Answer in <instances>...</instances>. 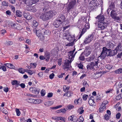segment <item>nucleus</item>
I'll use <instances>...</instances> for the list:
<instances>
[{"label":"nucleus","mask_w":122,"mask_h":122,"mask_svg":"<svg viewBox=\"0 0 122 122\" xmlns=\"http://www.w3.org/2000/svg\"><path fill=\"white\" fill-rule=\"evenodd\" d=\"M22 111V109H21L18 108H16L15 109V111L16 113V114H20Z\"/></svg>","instance_id":"obj_42"},{"label":"nucleus","mask_w":122,"mask_h":122,"mask_svg":"<svg viewBox=\"0 0 122 122\" xmlns=\"http://www.w3.org/2000/svg\"><path fill=\"white\" fill-rule=\"evenodd\" d=\"M25 70L22 68H20L18 69L19 72L22 74H23L25 72Z\"/></svg>","instance_id":"obj_43"},{"label":"nucleus","mask_w":122,"mask_h":122,"mask_svg":"<svg viewBox=\"0 0 122 122\" xmlns=\"http://www.w3.org/2000/svg\"><path fill=\"white\" fill-rule=\"evenodd\" d=\"M110 115H105L104 116V118L106 120H108L110 117Z\"/></svg>","instance_id":"obj_46"},{"label":"nucleus","mask_w":122,"mask_h":122,"mask_svg":"<svg viewBox=\"0 0 122 122\" xmlns=\"http://www.w3.org/2000/svg\"><path fill=\"white\" fill-rule=\"evenodd\" d=\"M96 58V57L94 55H92L88 58H86V60L88 61H93Z\"/></svg>","instance_id":"obj_24"},{"label":"nucleus","mask_w":122,"mask_h":122,"mask_svg":"<svg viewBox=\"0 0 122 122\" xmlns=\"http://www.w3.org/2000/svg\"><path fill=\"white\" fill-rule=\"evenodd\" d=\"M114 46L113 44L111 42H109L107 44L105 47L107 49H111Z\"/></svg>","instance_id":"obj_21"},{"label":"nucleus","mask_w":122,"mask_h":122,"mask_svg":"<svg viewBox=\"0 0 122 122\" xmlns=\"http://www.w3.org/2000/svg\"><path fill=\"white\" fill-rule=\"evenodd\" d=\"M8 3L6 1L3 2L2 4V5L5 6H8Z\"/></svg>","instance_id":"obj_55"},{"label":"nucleus","mask_w":122,"mask_h":122,"mask_svg":"<svg viewBox=\"0 0 122 122\" xmlns=\"http://www.w3.org/2000/svg\"><path fill=\"white\" fill-rule=\"evenodd\" d=\"M16 16L18 17H21L22 16V13L19 10H17L16 11Z\"/></svg>","instance_id":"obj_33"},{"label":"nucleus","mask_w":122,"mask_h":122,"mask_svg":"<svg viewBox=\"0 0 122 122\" xmlns=\"http://www.w3.org/2000/svg\"><path fill=\"white\" fill-rule=\"evenodd\" d=\"M108 54L107 56H112L117 54V52L116 51L115 49L114 50H111L110 49H109Z\"/></svg>","instance_id":"obj_16"},{"label":"nucleus","mask_w":122,"mask_h":122,"mask_svg":"<svg viewBox=\"0 0 122 122\" xmlns=\"http://www.w3.org/2000/svg\"><path fill=\"white\" fill-rule=\"evenodd\" d=\"M83 18L84 21H83V23L84 28L86 29H88L90 27L89 24L86 23V19L85 18Z\"/></svg>","instance_id":"obj_19"},{"label":"nucleus","mask_w":122,"mask_h":122,"mask_svg":"<svg viewBox=\"0 0 122 122\" xmlns=\"http://www.w3.org/2000/svg\"><path fill=\"white\" fill-rule=\"evenodd\" d=\"M62 106L61 105H58L56 107H51L50 108L52 109H57L61 107Z\"/></svg>","instance_id":"obj_45"},{"label":"nucleus","mask_w":122,"mask_h":122,"mask_svg":"<svg viewBox=\"0 0 122 122\" xmlns=\"http://www.w3.org/2000/svg\"><path fill=\"white\" fill-rule=\"evenodd\" d=\"M88 102L90 105H92L93 104L94 102V101L89 99Z\"/></svg>","instance_id":"obj_54"},{"label":"nucleus","mask_w":122,"mask_h":122,"mask_svg":"<svg viewBox=\"0 0 122 122\" xmlns=\"http://www.w3.org/2000/svg\"><path fill=\"white\" fill-rule=\"evenodd\" d=\"M25 72L28 73L30 75H32L33 73H34V71L30 70H25Z\"/></svg>","instance_id":"obj_39"},{"label":"nucleus","mask_w":122,"mask_h":122,"mask_svg":"<svg viewBox=\"0 0 122 122\" xmlns=\"http://www.w3.org/2000/svg\"><path fill=\"white\" fill-rule=\"evenodd\" d=\"M83 85L85 87H88L89 86V85L87 84L86 81H84L83 83Z\"/></svg>","instance_id":"obj_49"},{"label":"nucleus","mask_w":122,"mask_h":122,"mask_svg":"<svg viewBox=\"0 0 122 122\" xmlns=\"http://www.w3.org/2000/svg\"><path fill=\"white\" fill-rule=\"evenodd\" d=\"M95 66L93 62L89 63L87 66V68L88 70L94 69V66Z\"/></svg>","instance_id":"obj_17"},{"label":"nucleus","mask_w":122,"mask_h":122,"mask_svg":"<svg viewBox=\"0 0 122 122\" xmlns=\"http://www.w3.org/2000/svg\"><path fill=\"white\" fill-rule=\"evenodd\" d=\"M108 102L107 100L104 101L102 103V105L104 106H106V104L108 103Z\"/></svg>","instance_id":"obj_60"},{"label":"nucleus","mask_w":122,"mask_h":122,"mask_svg":"<svg viewBox=\"0 0 122 122\" xmlns=\"http://www.w3.org/2000/svg\"><path fill=\"white\" fill-rule=\"evenodd\" d=\"M75 48L72 51H70L68 53V56L69 57V60H73V58L75 57V55L77 52H75L74 54H73L75 50Z\"/></svg>","instance_id":"obj_10"},{"label":"nucleus","mask_w":122,"mask_h":122,"mask_svg":"<svg viewBox=\"0 0 122 122\" xmlns=\"http://www.w3.org/2000/svg\"><path fill=\"white\" fill-rule=\"evenodd\" d=\"M64 20V17L62 16L59 18L58 20H56L53 23V25L56 28H58L61 26L62 22Z\"/></svg>","instance_id":"obj_2"},{"label":"nucleus","mask_w":122,"mask_h":122,"mask_svg":"<svg viewBox=\"0 0 122 122\" xmlns=\"http://www.w3.org/2000/svg\"><path fill=\"white\" fill-rule=\"evenodd\" d=\"M115 50L116 51L117 53L118 52H120L122 51V45L120 43H119L115 49Z\"/></svg>","instance_id":"obj_20"},{"label":"nucleus","mask_w":122,"mask_h":122,"mask_svg":"<svg viewBox=\"0 0 122 122\" xmlns=\"http://www.w3.org/2000/svg\"><path fill=\"white\" fill-rule=\"evenodd\" d=\"M41 100L40 99H34L33 103L35 104H39L41 102Z\"/></svg>","instance_id":"obj_40"},{"label":"nucleus","mask_w":122,"mask_h":122,"mask_svg":"<svg viewBox=\"0 0 122 122\" xmlns=\"http://www.w3.org/2000/svg\"><path fill=\"white\" fill-rule=\"evenodd\" d=\"M66 96L68 97H70L72 96L71 95L73 94V92L71 91H69L66 92Z\"/></svg>","instance_id":"obj_38"},{"label":"nucleus","mask_w":122,"mask_h":122,"mask_svg":"<svg viewBox=\"0 0 122 122\" xmlns=\"http://www.w3.org/2000/svg\"><path fill=\"white\" fill-rule=\"evenodd\" d=\"M95 1L94 0H92L89 4V8L91 10H93L95 8V6L96 5V4Z\"/></svg>","instance_id":"obj_13"},{"label":"nucleus","mask_w":122,"mask_h":122,"mask_svg":"<svg viewBox=\"0 0 122 122\" xmlns=\"http://www.w3.org/2000/svg\"><path fill=\"white\" fill-rule=\"evenodd\" d=\"M45 58V59H46V61H48L50 58V53L46 52L44 55Z\"/></svg>","instance_id":"obj_22"},{"label":"nucleus","mask_w":122,"mask_h":122,"mask_svg":"<svg viewBox=\"0 0 122 122\" xmlns=\"http://www.w3.org/2000/svg\"><path fill=\"white\" fill-rule=\"evenodd\" d=\"M57 13V12L55 10L43 13L41 14L40 18L43 20H46L50 19L53 15L56 14Z\"/></svg>","instance_id":"obj_1"},{"label":"nucleus","mask_w":122,"mask_h":122,"mask_svg":"<svg viewBox=\"0 0 122 122\" xmlns=\"http://www.w3.org/2000/svg\"><path fill=\"white\" fill-rule=\"evenodd\" d=\"M106 109V106L101 105V107L99 109V112H102L104 111Z\"/></svg>","instance_id":"obj_34"},{"label":"nucleus","mask_w":122,"mask_h":122,"mask_svg":"<svg viewBox=\"0 0 122 122\" xmlns=\"http://www.w3.org/2000/svg\"><path fill=\"white\" fill-rule=\"evenodd\" d=\"M94 35L92 34L89 35L85 39L84 43L86 44L90 42L94 38Z\"/></svg>","instance_id":"obj_6"},{"label":"nucleus","mask_w":122,"mask_h":122,"mask_svg":"<svg viewBox=\"0 0 122 122\" xmlns=\"http://www.w3.org/2000/svg\"><path fill=\"white\" fill-rule=\"evenodd\" d=\"M53 93L52 92L49 93L47 95V97H52Z\"/></svg>","instance_id":"obj_63"},{"label":"nucleus","mask_w":122,"mask_h":122,"mask_svg":"<svg viewBox=\"0 0 122 122\" xmlns=\"http://www.w3.org/2000/svg\"><path fill=\"white\" fill-rule=\"evenodd\" d=\"M11 21L8 20H6L4 21L5 23L6 24V25H10V23H11Z\"/></svg>","instance_id":"obj_58"},{"label":"nucleus","mask_w":122,"mask_h":122,"mask_svg":"<svg viewBox=\"0 0 122 122\" xmlns=\"http://www.w3.org/2000/svg\"><path fill=\"white\" fill-rule=\"evenodd\" d=\"M79 59L80 60L83 61L85 60L84 57L82 54H81L79 57Z\"/></svg>","instance_id":"obj_53"},{"label":"nucleus","mask_w":122,"mask_h":122,"mask_svg":"<svg viewBox=\"0 0 122 122\" xmlns=\"http://www.w3.org/2000/svg\"><path fill=\"white\" fill-rule=\"evenodd\" d=\"M88 97V95L84 94L83 96V98L84 100L85 101L86 100Z\"/></svg>","instance_id":"obj_57"},{"label":"nucleus","mask_w":122,"mask_h":122,"mask_svg":"<svg viewBox=\"0 0 122 122\" xmlns=\"http://www.w3.org/2000/svg\"><path fill=\"white\" fill-rule=\"evenodd\" d=\"M96 18L97 19V21L98 23L104 22L105 17L103 15L100 14L97 16Z\"/></svg>","instance_id":"obj_14"},{"label":"nucleus","mask_w":122,"mask_h":122,"mask_svg":"<svg viewBox=\"0 0 122 122\" xmlns=\"http://www.w3.org/2000/svg\"><path fill=\"white\" fill-rule=\"evenodd\" d=\"M68 119L74 122H76L77 121L78 118L76 116L72 115L69 117Z\"/></svg>","instance_id":"obj_18"},{"label":"nucleus","mask_w":122,"mask_h":122,"mask_svg":"<svg viewBox=\"0 0 122 122\" xmlns=\"http://www.w3.org/2000/svg\"><path fill=\"white\" fill-rule=\"evenodd\" d=\"M84 112V110H83V107H81L77 111V112L80 114H83Z\"/></svg>","instance_id":"obj_35"},{"label":"nucleus","mask_w":122,"mask_h":122,"mask_svg":"<svg viewBox=\"0 0 122 122\" xmlns=\"http://www.w3.org/2000/svg\"><path fill=\"white\" fill-rule=\"evenodd\" d=\"M13 44V42L12 41H8L6 42L5 43V45L7 46Z\"/></svg>","instance_id":"obj_51"},{"label":"nucleus","mask_w":122,"mask_h":122,"mask_svg":"<svg viewBox=\"0 0 122 122\" xmlns=\"http://www.w3.org/2000/svg\"><path fill=\"white\" fill-rule=\"evenodd\" d=\"M0 69H2V70L4 71H6V68L4 66H0Z\"/></svg>","instance_id":"obj_61"},{"label":"nucleus","mask_w":122,"mask_h":122,"mask_svg":"<svg viewBox=\"0 0 122 122\" xmlns=\"http://www.w3.org/2000/svg\"><path fill=\"white\" fill-rule=\"evenodd\" d=\"M114 1H112L111 2V4L110 5L109 7L111 9H113L114 8L115 4H114Z\"/></svg>","instance_id":"obj_36"},{"label":"nucleus","mask_w":122,"mask_h":122,"mask_svg":"<svg viewBox=\"0 0 122 122\" xmlns=\"http://www.w3.org/2000/svg\"><path fill=\"white\" fill-rule=\"evenodd\" d=\"M76 4V0H71L67 8V11H69L71 9L73 8L74 6Z\"/></svg>","instance_id":"obj_9"},{"label":"nucleus","mask_w":122,"mask_h":122,"mask_svg":"<svg viewBox=\"0 0 122 122\" xmlns=\"http://www.w3.org/2000/svg\"><path fill=\"white\" fill-rule=\"evenodd\" d=\"M83 65L81 63L78 64V67L79 69H83Z\"/></svg>","instance_id":"obj_52"},{"label":"nucleus","mask_w":122,"mask_h":122,"mask_svg":"<svg viewBox=\"0 0 122 122\" xmlns=\"http://www.w3.org/2000/svg\"><path fill=\"white\" fill-rule=\"evenodd\" d=\"M86 29L84 27L83 28L81 32L79 34V36L78 38V39H79L81 37L82 35L85 32L86 30Z\"/></svg>","instance_id":"obj_30"},{"label":"nucleus","mask_w":122,"mask_h":122,"mask_svg":"<svg viewBox=\"0 0 122 122\" xmlns=\"http://www.w3.org/2000/svg\"><path fill=\"white\" fill-rule=\"evenodd\" d=\"M41 95L42 96H44L46 93L45 91V90H42L41 92Z\"/></svg>","instance_id":"obj_59"},{"label":"nucleus","mask_w":122,"mask_h":122,"mask_svg":"<svg viewBox=\"0 0 122 122\" xmlns=\"http://www.w3.org/2000/svg\"><path fill=\"white\" fill-rule=\"evenodd\" d=\"M105 67L107 69L110 70L112 68V66L109 64H107L106 65Z\"/></svg>","instance_id":"obj_47"},{"label":"nucleus","mask_w":122,"mask_h":122,"mask_svg":"<svg viewBox=\"0 0 122 122\" xmlns=\"http://www.w3.org/2000/svg\"><path fill=\"white\" fill-rule=\"evenodd\" d=\"M107 23L105 22H98V28L99 30H104L107 27Z\"/></svg>","instance_id":"obj_5"},{"label":"nucleus","mask_w":122,"mask_h":122,"mask_svg":"<svg viewBox=\"0 0 122 122\" xmlns=\"http://www.w3.org/2000/svg\"><path fill=\"white\" fill-rule=\"evenodd\" d=\"M76 4V0H71L67 8V11H69L71 9L73 8L74 6Z\"/></svg>","instance_id":"obj_7"},{"label":"nucleus","mask_w":122,"mask_h":122,"mask_svg":"<svg viewBox=\"0 0 122 122\" xmlns=\"http://www.w3.org/2000/svg\"><path fill=\"white\" fill-rule=\"evenodd\" d=\"M102 73V72H99L98 73L96 72L95 73V78L97 79L100 77L101 76Z\"/></svg>","instance_id":"obj_32"},{"label":"nucleus","mask_w":122,"mask_h":122,"mask_svg":"<svg viewBox=\"0 0 122 122\" xmlns=\"http://www.w3.org/2000/svg\"><path fill=\"white\" fill-rule=\"evenodd\" d=\"M36 63H30V65L31 66V67H32L34 68H35L36 66Z\"/></svg>","instance_id":"obj_56"},{"label":"nucleus","mask_w":122,"mask_h":122,"mask_svg":"<svg viewBox=\"0 0 122 122\" xmlns=\"http://www.w3.org/2000/svg\"><path fill=\"white\" fill-rule=\"evenodd\" d=\"M122 87V84L121 83H119L118 84V86L116 87V88H120Z\"/></svg>","instance_id":"obj_64"},{"label":"nucleus","mask_w":122,"mask_h":122,"mask_svg":"<svg viewBox=\"0 0 122 122\" xmlns=\"http://www.w3.org/2000/svg\"><path fill=\"white\" fill-rule=\"evenodd\" d=\"M4 65L5 66L10 68L14 69L15 68V66L11 64L5 63Z\"/></svg>","instance_id":"obj_31"},{"label":"nucleus","mask_w":122,"mask_h":122,"mask_svg":"<svg viewBox=\"0 0 122 122\" xmlns=\"http://www.w3.org/2000/svg\"><path fill=\"white\" fill-rule=\"evenodd\" d=\"M76 4V0H71L67 8V11H69L71 9L73 8L74 6Z\"/></svg>","instance_id":"obj_8"},{"label":"nucleus","mask_w":122,"mask_h":122,"mask_svg":"<svg viewBox=\"0 0 122 122\" xmlns=\"http://www.w3.org/2000/svg\"><path fill=\"white\" fill-rule=\"evenodd\" d=\"M30 91L36 94H38L40 91V90L39 89L36 88L34 87L31 88L30 89Z\"/></svg>","instance_id":"obj_15"},{"label":"nucleus","mask_w":122,"mask_h":122,"mask_svg":"<svg viewBox=\"0 0 122 122\" xmlns=\"http://www.w3.org/2000/svg\"><path fill=\"white\" fill-rule=\"evenodd\" d=\"M24 3L27 5L30 6L33 4L32 0H25Z\"/></svg>","instance_id":"obj_25"},{"label":"nucleus","mask_w":122,"mask_h":122,"mask_svg":"<svg viewBox=\"0 0 122 122\" xmlns=\"http://www.w3.org/2000/svg\"><path fill=\"white\" fill-rule=\"evenodd\" d=\"M84 120V119L83 117L81 116L79 118L78 121H79V122H83Z\"/></svg>","instance_id":"obj_48"},{"label":"nucleus","mask_w":122,"mask_h":122,"mask_svg":"<svg viewBox=\"0 0 122 122\" xmlns=\"http://www.w3.org/2000/svg\"><path fill=\"white\" fill-rule=\"evenodd\" d=\"M66 60L65 61L64 65V69H65L70 68V66L72 60Z\"/></svg>","instance_id":"obj_11"},{"label":"nucleus","mask_w":122,"mask_h":122,"mask_svg":"<svg viewBox=\"0 0 122 122\" xmlns=\"http://www.w3.org/2000/svg\"><path fill=\"white\" fill-rule=\"evenodd\" d=\"M52 118L55 119L56 121L61 120L64 122H65V118L64 117H52Z\"/></svg>","instance_id":"obj_27"},{"label":"nucleus","mask_w":122,"mask_h":122,"mask_svg":"<svg viewBox=\"0 0 122 122\" xmlns=\"http://www.w3.org/2000/svg\"><path fill=\"white\" fill-rule=\"evenodd\" d=\"M11 83L13 85H16L18 86L19 85V84L18 83V81L15 80H12Z\"/></svg>","instance_id":"obj_37"},{"label":"nucleus","mask_w":122,"mask_h":122,"mask_svg":"<svg viewBox=\"0 0 122 122\" xmlns=\"http://www.w3.org/2000/svg\"><path fill=\"white\" fill-rule=\"evenodd\" d=\"M66 110L65 108L62 109H61L60 110H57V112L58 113V112H62L63 113H65L66 112Z\"/></svg>","instance_id":"obj_44"},{"label":"nucleus","mask_w":122,"mask_h":122,"mask_svg":"<svg viewBox=\"0 0 122 122\" xmlns=\"http://www.w3.org/2000/svg\"><path fill=\"white\" fill-rule=\"evenodd\" d=\"M23 15L24 18L27 20H30L31 18V16L30 14L29 13H25L23 14Z\"/></svg>","instance_id":"obj_23"},{"label":"nucleus","mask_w":122,"mask_h":122,"mask_svg":"<svg viewBox=\"0 0 122 122\" xmlns=\"http://www.w3.org/2000/svg\"><path fill=\"white\" fill-rule=\"evenodd\" d=\"M115 72L116 74H120L122 73V68L115 71Z\"/></svg>","instance_id":"obj_41"},{"label":"nucleus","mask_w":122,"mask_h":122,"mask_svg":"<svg viewBox=\"0 0 122 122\" xmlns=\"http://www.w3.org/2000/svg\"><path fill=\"white\" fill-rule=\"evenodd\" d=\"M32 25L33 27L34 28V29L36 30V28L37 27L38 25V23L37 22L36 20H34L33 21Z\"/></svg>","instance_id":"obj_29"},{"label":"nucleus","mask_w":122,"mask_h":122,"mask_svg":"<svg viewBox=\"0 0 122 122\" xmlns=\"http://www.w3.org/2000/svg\"><path fill=\"white\" fill-rule=\"evenodd\" d=\"M74 107V106L71 105H69L67 106V108L68 109L71 110L73 109Z\"/></svg>","instance_id":"obj_50"},{"label":"nucleus","mask_w":122,"mask_h":122,"mask_svg":"<svg viewBox=\"0 0 122 122\" xmlns=\"http://www.w3.org/2000/svg\"><path fill=\"white\" fill-rule=\"evenodd\" d=\"M109 51V49L107 48L106 47H103L102 48V52L100 54L101 55L99 57H101L102 59H103L107 55V52Z\"/></svg>","instance_id":"obj_4"},{"label":"nucleus","mask_w":122,"mask_h":122,"mask_svg":"<svg viewBox=\"0 0 122 122\" xmlns=\"http://www.w3.org/2000/svg\"><path fill=\"white\" fill-rule=\"evenodd\" d=\"M69 87H66V86H65V87H63L64 91L65 92L66 91H67L69 89Z\"/></svg>","instance_id":"obj_62"},{"label":"nucleus","mask_w":122,"mask_h":122,"mask_svg":"<svg viewBox=\"0 0 122 122\" xmlns=\"http://www.w3.org/2000/svg\"><path fill=\"white\" fill-rule=\"evenodd\" d=\"M116 10V9H115L114 10H112L111 11L110 13V15L112 18L115 17V16L117 15L116 12L115 11Z\"/></svg>","instance_id":"obj_26"},{"label":"nucleus","mask_w":122,"mask_h":122,"mask_svg":"<svg viewBox=\"0 0 122 122\" xmlns=\"http://www.w3.org/2000/svg\"><path fill=\"white\" fill-rule=\"evenodd\" d=\"M93 61H92L93 63V64L95 66H97L98 64L99 63V60L97 57H96V58Z\"/></svg>","instance_id":"obj_28"},{"label":"nucleus","mask_w":122,"mask_h":122,"mask_svg":"<svg viewBox=\"0 0 122 122\" xmlns=\"http://www.w3.org/2000/svg\"><path fill=\"white\" fill-rule=\"evenodd\" d=\"M33 31L34 33H35L36 35L38 37L39 39L41 41H43L44 39V37L43 34L41 32L40 30H38L34 29Z\"/></svg>","instance_id":"obj_3"},{"label":"nucleus","mask_w":122,"mask_h":122,"mask_svg":"<svg viewBox=\"0 0 122 122\" xmlns=\"http://www.w3.org/2000/svg\"><path fill=\"white\" fill-rule=\"evenodd\" d=\"M69 36V37L68 38V40L70 41H73L71 42L68 43L66 44V46H72L74 44V43L73 41H74L75 40V37L74 36H72L71 35Z\"/></svg>","instance_id":"obj_12"}]
</instances>
